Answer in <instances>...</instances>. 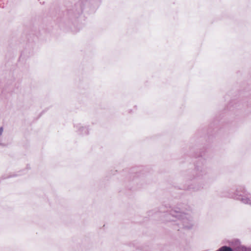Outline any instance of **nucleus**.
<instances>
[{
  "mask_svg": "<svg viewBox=\"0 0 251 251\" xmlns=\"http://www.w3.org/2000/svg\"><path fill=\"white\" fill-rule=\"evenodd\" d=\"M217 251H233V250L230 247L224 246L220 248Z\"/></svg>",
  "mask_w": 251,
  "mask_h": 251,
  "instance_id": "20e7f679",
  "label": "nucleus"
},
{
  "mask_svg": "<svg viewBox=\"0 0 251 251\" xmlns=\"http://www.w3.org/2000/svg\"><path fill=\"white\" fill-rule=\"evenodd\" d=\"M162 208H163L162 207H160V208H159V210H160V212H163V211H163V210H162Z\"/></svg>",
  "mask_w": 251,
  "mask_h": 251,
  "instance_id": "0eeeda50",
  "label": "nucleus"
},
{
  "mask_svg": "<svg viewBox=\"0 0 251 251\" xmlns=\"http://www.w3.org/2000/svg\"><path fill=\"white\" fill-rule=\"evenodd\" d=\"M201 171L203 174L205 173V170H201Z\"/></svg>",
  "mask_w": 251,
  "mask_h": 251,
  "instance_id": "6e6552de",
  "label": "nucleus"
},
{
  "mask_svg": "<svg viewBox=\"0 0 251 251\" xmlns=\"http://www.w3.org/2000/svg\"><path fill=\"white\" fill-rule=\"evenodd\" d=\"M79 134L82 135H88L89 133V129L88 126H83L81 124L75 126Z\"/></svg>",
  "mask_w": 251,
  "mask_h": 251,
  "instance_id": "7ed1b4c3",
  "label": "nucleus"
},
{
  "mask_svg": "<svg viewBox=\"0 0 251 251\" xmlns=\"http://www.w3.org/2000/svg\"><path fill=\"white\" fill-rule=\"evenodd\" d=\"M234 198L239 200L242 203L251 206V195L244 185L239 186L236 189Z\"/></svg>",
  "mask_w": 251,
  "mask_h": 251,
  "instance_id": "f03ea898",
  "label": "nucleus"
},
{
  "mask_svg": "<svg viewBox=\"0 0 251 251\" xmlns=\"http://www.w3.org/2000/svg\"><path fill=\"white\" fill-rule=\"evenodd\" d=\"M176 220H179L181 223L180 226L176 223L174 225V228L176 230H179L181 228L191 229L195 223L192 208L187 205L179 204L170 211L166 221L175 222Z\"/></svg>",
  "mask_w": 251,
  "mask_h": 251,
  "instance_id": "f257e3e1",
  "label": "nucleus"
},
{
  "mask_svg": "<svg viewBox=\"0 0 251 251\" xmlns=\"http://www.w3.org/2000/svg\"><path fill=\"white\" fill-rule=\"evenodd\" d=\"M3 132V128L2 127H0V136L2 137V133Z\"/></svg>",
  "mask_w": 251,
  "mask_h": 251,
  "instance_id": "39448f33",
  "label": "nucleus"
},
{
  "mask_svg": "<svg viewBox=\"0 0 251 251\" xmlns=\"http://www.w3.org/2000/svg\"><path fill=\"white\" fill-rule=\"evenodd\" d=\"M2 137L1 136H0V145H3V144L2 143Z\"/></svg>",
  "mask_w": 251,
  "mask_h": 251,
  "instance_id": "423d86ee",
  "label": "nucleus"
}]
</instances>
